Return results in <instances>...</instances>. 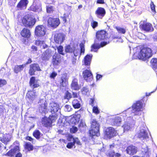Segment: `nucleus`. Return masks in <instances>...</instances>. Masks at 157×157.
<instances>
[{
  "mask_svg": "<svg viewBox=\"0 0 157 157\" xmlns=\"http://www.w3.org/2000/svg\"><path fill=\"white\" fill-rule=\"evenodd\" d=\"M131 108H129L123 112V114H126V116H131L135 118H139L141 115L143 107V104L141 100L136 101L133 103Z\"/></svg>",
  "mask_w": 157,
  "mask_h": 157,
  "instance_id": "obj_1",
  "label": "nucleus"
},
{
  "mask_svg": "<svg viewBox=\"0 0 157 157\" xmlns=\"http://www.w3.org/2000/svg\"><path fill=\"white\" fill-rule=\"evenodd\" d=\"M107 34V32L104 30L98 31L96 33V39L94 40V44L91 46V51L97 52L100 48L103 47L109 43V42L108 43L106 41L101 42L100 44L98 43L108 38Z\"/></svg>",
  "mask_w": 157,
  "mask_h": 157,
  "instance_id": "obj_2",
  "label": "nucleus"
},
{
  "mask_svg": "<svg viewBox=\"0 0 157 157\" xmlns=\"http://www.w3.org/2000/svg\"><path fill=\"white\" fill-rule=\"evenodd\" d=\"M91 129L89 130V136L92 138L95 136H98L100 135V125L98 121L95 119H93L91 121Z\"/></svg>",
  "mask_w": 157,
  "mask_h": 157,
  "instance_id": "obj_3",
  "label": "nucleus"
},
{
  "mask_svg": "<svg viewBox=\"0 0 157 157\" xmlns=\"http://www.w3.org/2000/svg\"><path fill=\"white\" fill-rule=\"evenodd\" d=\"M152 51L148 48H144L140 51L138 53V58L143 61H146L152 56Z\"/></svg>",
  "mask_w": 157,
  "mask_h": 157,
  "instance_id": "obj_4",
  "label": "nucleus"
},
{
  "mask_svg": "<svg viewBox=\"0 0 157 157\" xmlns=\"http://www.w3.org/2000/svg\"><path fill=\"white\" fill-rule=\"evenodd\" d=\"M22 22L25 26L32 27L35 24L36 20L31 15L28 14L22 18Z\"/></svg>",
  "mask_w": 157,
  "mask_h": 157,
  "instance_id": "obj_5",
  "label": "nucleus"
},
{
  "mask_svg": "<svg viewBox=\"0 0 157 157\" xmlns=\"http://www.w3.org/2000/svg\"><path fill=\"white\" fill-rule=\"evenodd\" d=\"M126 115V114H125ZM127 117V119L126 121H125L124 124L123 126L124 132L127 131L133 127L135 123V121L134 120L135 118L134 117L131 116L130 117L129 116H126L125 117Z\"/></svg>",
  "mask_w": 157,
  "mask_h": 157,
  "instance_id": "obj_6",
  "label": "nucleus"
},
{
  "mask_svg": "<svg viewBox=\"0 0 157 157\" xmlns=\"http://www.w3.org/2000/svg\"><path fill=\"white\" fill-rule=\"evenodd\" d=\"M57 119L56 115H50L48 118L44 117L42 118L41 122L42 124L45 127H51L52 123Z\"/></svg>",
  "mask_w": 157,
  "mask_h": 157,
  "instance_id": "obj_7",
  "label": "nucleus"
},
{
  "mask_svg": "<svg viewBox=\"0 0 157 157\" xmlns=\"http://www.w3.org/2000/svg\"><path fill=\"white\" fill-rule=\"evenodd\" d=\"M49 110L52 113V115H56L57 118L58 113L60 112L59 105L56 103H51L49 105Z\"/></svg>",
  "mask_w": 157,
  "mask_h": 157,
  "instance_id": "obj_8",
  "label": "nucleus"
},
{
  "mask_svg": "<svg viewBox=\"0 0 157 157\" xmlns=\"http://www.w3.org/2000/svg\"><path fill=\"white\" fill-rule=\"evenodd\" d=\"M138 136L143 142L148 138V134L146 131V127L145 126L140 127V132L138 134Z\"/></svg>",
  "mask_w": 157,
  "mask_h": 157,
  "instance_id": "obj_9",
  "label": "nucleus"
},
{
  "mask_svg": "<svg viewBox=\"0 0 157 157\" xmlns=\"http://www.w3.org/2000/svg\"><path fill=\"white\" fill-rule=\"evenodd\" d=\"M46 29L43 25H39L36 26L35 29V34L39 37L44 36L45 34Z\"/></svg>",
  "mask_w": 157,
  "mask_h": 157,
  "instance_id": "obj_10",
  "label": "nucleus"
},
{
  "mask_svg": "<svg viewBox=\"0 0 157 157\" xmlns=\"http://www.w3.org/2000/svg\"><path fill=\"white\" fill-rule=\"evenodd\" d=\"M65 37V35L63 33H56L54 36V40L56 43L60 44L63 42Z\"/></svg>",
  "mask_w": 157,
  "mask_h": 157,
  "instance_id": "obj_11",
  "label": "nucleus"
},
{
  "mask_svg": "<svg viewBox=\"0 0 157 157\" xmlns=\"http://www.w3.org/2000/svg\"><path fill=\"white\" fill-rule=\"evenodd\" d=\"M82 75L84 79L87 82H90L93 78L92 73L89 70L86 69L83 71Z\"/></svg>",
  "mask_w": 157,
  "mask_h": 157,
  "instance_id": "obj_12",
  "label": "nucleus"
},
{
  "mask_svg": "<svg viewBox=\"0 0 157 157\" xmlns=\"http://www.w3.org/2000/svg\"><path fill=\"white\" fill-rule=\"evenodd\" d=\"M41 70L38 64L37 63L32 64L30 66L29 73L31 76L35 75L36 71H40Z\"/></svg>",
  "mask_w": 157,
  "mask_h": 157,
  "instance_id": "obj_13",
  "label": "nucleus"
},
{
  "mask_svg": "<svg viewBox=\"0 0 157 157\" xmlns=\"http://www.w3.org/2000/svg\"><path fill=\"white\" fill-rule=\"evenodd\" d=\"M116 132L113 127H110L107 128L105 131V137L108 139H110L115 136Z\"/></svg>",
  "mask_w": 157,
  "mask_h": 157,
  "instance_id": "obj_14",
  "label": "nucleus"
},
{
  "mask_svg": "<svg viewBox=\"0 0 157 157\" xmlns=\"http://www.w3.org/2000/svg\"><path fill=\"white\" fill-rule=\"evenodd\" d=\"M60 23L59 20L58 18L49 17L48 21V25L52 27H57Z\"/></svg>",
  "mask_w": 157,
  "mask_h": 157,
  "instance_id": "obj_15",
  "label": "nucleus"
},
{
  "mask_svg": "<svg viewBox=\"0 0 157 157\" xmlns=\"http://www.w3.org/2000/svg\"><path fill=\"white\" fill-rule=\"evenodd\" d=\"M46 101L44 99H40L38 103L40 105L39 111L40 113L45 114L47 112V106L46 104Z\"/></svg>",
  "mask_w": 157,
  "mask_h": 157,
  "instance_id": "obj_16",
  "label": "nucleus"
},
{
  "mask_svg": "<svg viewBox=\"0 0 157 157\" xmlns=\"http://www.w3.org/2000/svg\"><path fill=\"white\" fill-rule=\"evenodd\" d=\"M52 54V50L48 49L46 50L41 55V58L42 60L48 61L51 57Z\"/></svg>",
  "mask_w": 157,
  "mask_h": 157,
  "instance_id": "obj_17",
  "label": "nucleus"
},
{
  "mask_svg": "<svg viewBox=\"0 0 157 157\" xmlns=\"http://www.w3.org/2000/svg\"><path fill=\"white\" fill-rule=\"evenodd\" d=\"M106 13L105 9L102 7H99L95 12L96 17L100 19H101L104 16Z\"/></svg>",
  "mask_w": 157,
  "mask_h": 157,
  "instance_id": "obj_18",
  "label": "nucleus"
},
{
  "mask_svg": "<svg viewBox=\"0 0 157 157\" xmlns=\"http://www.w3.org/2000/svg\"><path fill=\"white\" fill-rule=\"evenodd\" d=\"M110 121L112 125L120 126L121 124L122 119L121 117L118 116L112 118Z\"/></svg>",
  "mask_w": 157,
  "mask_h": 157,
  "instance_id": "obj_19",
  "label": "nucleus"
},
{
  "mask_svg": "<svg viewBox=\"0 0 157 157\" xmlns=\"http://www.w3.org/2000/svg\"><path fill=\"white\" fill-rule=\"evenodd\" d=\"M142 29L146 32H151L154 30L152 25L150 23H147L140 25Z\"/></svg>",
  "mask_w": 157,
  "mask_h": 157,
  "instance_id": "obj_20",
  "label": "nucleus"
},
{
  "mask_svg": "<svg viewBox=\"0 0 157 157\" xmlns=\"http://www.w3.org/2000/svg\"><path fill=\"white\" fill-rule=\"evenodd\" d=\"M92 56V54H87L85 57L84 61H82L83 64L86 66L88 69L90 68Z\"/></svg>",
  "mask_w": 157,
  "mask_h": 157,
  "instance_id": "obj_21",
  "label": "nucleus"
},
{
  "mask_svg": "<svg viewBox=\"0 0 157 157\" xmlns=\"http://www.w3.org/2000/svg\"><path fill=\"white\" fill-rule=\"evenodd\" d=\"M33 5L31 7L32 10L35 12H37L41 9L40 3L39 0H34Z\"/></svg>",
  "mask_w": 157,
  "mask_h": 157,
  "instance_id": "obj_22",
  "label": "nucleus"
},
{
  "mask_svg": "<svg viewBox=\"0 0 157 157\" xmlns=\"http://www.w3.org/2000/svg\"><path fill=\"white\" fill-rule=\"evenodd\" d=\"M29 3L28 0H21L17 5V7L20 10L26 9Z\"/></svg>",
  "mask_w": 157,
  "mask_h": 157,
  "instance_id": "obj_23",
  "label": "nucleus"
},
{
  "mask_svg": "<svg viewBox=\"0 0 157 157\" xmlns=\"http://www.w3.org/2000/svg\"><path fill=\"white\" fill-rule=\"evenodd\" d=\"M61 56L58 54H55L52 57V63L53 65L59 64L61 61Z\"/></svg>",
  "mask_w": 157,
  "mask_h": 157,
  "instance_id": "obj_24",
  "label": "nucleus"
},
{
  "mask_svg": "<svg viewBox=\"0 0 157 157\" xmlns=\"http://www.w3.org/2000/svg\"><path fill=\"white\" fill-rule=\"evenodd\" d=\"M126 151L127 154L130 155H133L137 152V148L135 146L130 145L127 148Z\"/></svg>",
  "mask_w": 157,
  "mask_h": 157,
  "instance_id": "obj_25",
  "label": "nucleus"
},
{
  "mask_svg": "<svg viewBox=\"0 0 157 157\" xmlns=\"http://www.w3.org/2000/svg\"><path fill=\"white\" fill-rule=\"evenodd\" d=\"M29 83L31 87L33 89L40 86L39 83L36 80L35 77L33 76L30 78Z\"/></svg>",
  "mask_w": 157,
  "mask_h": 157,
  "instance_id": "obj_26",
  "label": "nucleus"
},
{
  "mask_svg": "<svg viewBox=\"0 0 157 157\" xmlns=\"http://www.w3.org/2000/svg\"><path fill=\"white\" fill-rule=\"evenodd\" d=\"M11 135L10 134H5L3 135L2 136L0 137V140L5 144H7L8 142L10 140Z\"/></svg>",
  "mask_w": 157,
  "mask_h": 157,
  "instance_id": "obj_27",
  "label": "nucleus"
},
{
  "mask_svg": "<svg viewBox=\"0 0 157 157\" xmlns=\"http://www.w3.org/2000/svg\"><path fill=\"white\" fill-rule=\"evenodd\" d=\"M81 99L79 98L78 100L75 99L72 101V104L73 107L75 109H78L81 106Z\"/></svg>",
  "mask_w": 157,
  "mask_h": 157,
  "instance_id": "obj_28",
  "label": "nucleus"
},
{
  "mask_svg": "<svg viewBox=\"0 0 157 157\" xmlns=\"http://www.w3.org/2000/svg\"><path fill=\"white\" fill-rule=\"evenodd\" d=\"M19 151V147L18 146H15L13 149L9 151L6 154L7 156L12 157L14 154L18 152Z\"/></svg>",
  "mask_w": 157,
  "mask_h": 157,
  "instance_id": "obj_29",
  "label": "nucleus"
},
{
  "mask_svg": "<svg viewBox=\"0 0 157 157\" xmlns=\"http://www.w3.org/2000/svg\"><path fill=\"white\" fill-rule=\"evenodd\" d=\"M71 88L75 90H78L79 89V86L78 83V80L74 79L72 81L71 85Z\"/></svg>",
  "mask_w": 157,
  "mask_h": 157,
  "instance_id": "obj_30",
  "label": "nucleus"
},
{
  "mask_svg": "<svg viewBox=\"0 0 157 157\" xmlns=\"http://www.w3.org/2000/svg\"><path fill=\"white\" fill-rule=\"evenodd\" d=\"M25 66L26 65L25 64L16 65L13 68V71L15 73H18L22 71Z\"/></svg>",
  "mask_w": 157,
  "mask_h": 157,
  "instance_id": "obj_31",
  "label": "nucleus"
},
{
  "mask_svg": "<svg viewBox=\"0 0 157 157\" xmlns=\"http://www.w3.org/2000/svg\"><path fill=\"white\" fill-rule=\"evenodd\" d=\"M21 34L22 36L25 38L30 37L31 33L29 30L26 28H24L21 32Z\"/></svg>",
  "mask_w": 157,
  "mask_h": 157,
  "instance_id": "obj_32",
  "label": "nucleus"
},
{
  "mask_svg": "<svg viewBox=\"0 0 157 157\" xmlns=\"http://www.w3.org/2000/svg\"><path fill=\"white\" fill-rule=\"evenodd\" d=\"M78 128L82 132H84L87 128V126L84 121L82 120L78 125Z\"/></svg>",
  "mask_w": 157,
  "mask_h": 157,
  "instance_id": "obj_33",
  "label": "nucleus"
},
{
  "mask_svg": "<svg viewBox=\"0 0 157 157\" xmlns=\"http://www.w3.org/2000/svg\"><path fill=\"white\" fill-rule=\"evenodd\" d=\"M33 91H28L26 95V97L29 99L30 101H33L36 98L35 93Z\"/></svg>",
  "mask_w": 157,
  "mask_h": 157,
  "instance_id": "obj_34",
  "label": "nucleus"
},
{
  "mask_svg": "<svg viewBox=\"0 0 157 157\" xmlns=\"http://www.w3.org/2000/svg\"><path fill=\"white\" fill-rule=\"evenodd\" d=\"M150 62L151 67L155 71L157 75V59L153 58L151 59Z\"/></svg>",
  "mask_w": 157,
  "mask_h": 157,
  "instance_id": "obj_35",
  "label": "nucleus"
},
{
  "mask_svg": "<svg viewBox=\"0 0 157 157\" xmlns=\"http://www.w3.org/2000/svg\"><path fill=\"white\" fill-rule=\"evenodd\" d=\"M67 79L66 76L65 75H63L61 78L60 82V87L61 88L62 87H65L66 86V82Z\"/></svg>",
  "mask_w": 157,
  "mask_h": 157,
  "instance_id": "obj_36",
  "label": "nucleus"
},
{
  "mask_svg": "<svg viewBox=\"0 0 157 157\" xmlns=\"http://www.w3.org/2000/svg\"><path fill=\"white\" fill-rule=\"evenodd\" d=\"M35 44L37 45L40 46L41 48L45 49L48 47L45 43L44 41L43 40H36L35 41Z\"/></svg>",
  "mask_w": 157,
  "mask_h": 157,
  "instance_id": "obj_37",
  "label": "nucleus"
},
{
  "mask_svg": "<svg viewBox=\"0 0 157 157\" xmlns=\"http://www.w3.org/2000/svg\"><path fill=\"white\" fill-rule=\"evenodd\" d=\"M105 154L107 157H114L115 151L114 150L110 149L105 152Z\"/></svg>",
  "mask_w": 157,
  "mask_h": 157,
  "instance_id": "obj_38",
  "label": "nucleus"
},
{
  "mask_svg": "<svg viewBox=\"0 0 157 157\" xmlns=\"http://www.w3.org/2000/svg\"><path fill=\"white\" fill-rule=\"evenodd\" d=\"M46 8L47 12L49 13H52L55 9L53 6L50 5H47Z\"/></svg>",
  "mask_w": 157,
  "mask_h": 157,
  "instance_id": "obj_39",
  "label": "nucleus"
},
{
  "mask_svg": "<svg viewBox=\"0 0 157 157\" xmlns=\"http://www.w3.org/2000/svg\"><path fill=\"white\" fill-rule=\"evenodd\" d=\"M75 47H71L70 45H68L65 47V52L67 53H72L73 52V50H74Z\"/></svg>",
  "mask_w": 157,
  "mask_h": 157,
  "instance_id": "obj_40",
  "label": "nucleus"
},
{
  "mask_svg": "<svg viewBox=\"0 0 157 157\" xmlns=\"http://www.w3.org/2000/svg\"><path fill=\"white\" fill-rule=\"evenodd\" d=\"M72 97L71 94L68 91H67L65 94L63 98L64 99H67L69 100Z\"/></svg>",
  "mask_w": 157,
  "mask_h": 157,
  "instance_id": "obj_41",
  "label": "nucleus"
},
{
  "mask_svg": "<svg viewBox=\"0 0 157 157\" xmlns=\"http://www.w3.org/2000/svg\"><path fill=\"white\" fill-rule=\"evenodd\" d=\"M82 93L84 95H87L89 93V90L87 86L84 87L81 90Z\"/></svg>",
  "mask_w": 157,
  "mask_h": 157,
  "instance_id": "obj_42",
  "label": "nucleus"
},
{
  "mask_svg": "<svg viewBox=\"0 0 157 157\" xmlns=\"http://www.w3.org/2000/svg\"><path fill=\"white\" fill-rule=\"evenodd\" d=\"M40 132L39 130H35L33 133V135L36 139H38L40 138Z\"/></svg>",
  "mask_w": 157,
  "mask_h": 157,
  "instance_id": "obj_43",
  "label": "nucleus"
},
{
  "mask_svg": "<svg viewBox=\"0 0 157 157\" xmlns=\"http://www.w3.org/2000/svg\"><path fill=\"white\" fill-rule=\"evenodd\" d=\"M115 28L119 33L124 34L126 32L125 29L119 26H116Z\"/></svg>",
  "mask_w": 157,
  "mask_h": 157,
  "instance_id": "obj_44",
  "label": "nucleus"
},
{
  "mask_svg": "<svg viewBox=\"0 0 157 157\" xmlns=\"http://www.w3.org/2000/svg\"><path fill=\"white\" fill-rule=\"evenodd\" d=\"M59 55L60 54L64 56L65 55V53L63 52V47L61 45H59L58 47L56 46Z\"/></svg>",
  "mask_w": 157,
  "mask_h": 157,
  "instance_id": "obj_45",
  "label": "nucleus"
},
{
  "mask_svg": "<svg viewBox=\"0 0 157 157\" xmlns=\"http://www.w3.org/2000/svg\"><path fill=\"white\" fill-rule=\"evenodd\" d=\"M25 148L29 151H32L33 150V147L31 143H26L25 145Z\"/></svg>",
  "mask_w": 157,
  "mask_h": 157,
  "instance_id": "obj_46",
  "label": "nucleus"
},
{
  "mask_svg": "<svg viewBox=\"0 0 157 157\" xmlns=\"http://www.w3.org/2000/svg\"><path fill=\"white\" fill-rule=\"evenodd\" d=\"M79 46L80 48V56H81L82 53H84V45L83 43H81L80 44Z\"/></svg>",
  "mask_w": 157,
  "mask_h": 157,
  "instance_id": "obj_47",
  "label": "nucleus"
},
{
  "mask_svg": "<svg viewBox=\"0 0 157 157\" xmlns=\"http://www.w3.org/2000/svg\"><path fill=\"white\" fill-rule=\"evenodd\" d=\"M91 25L93 29H94L98 26V23L97 21L92 20L91 22Z\"/></svg>",
  "mask_w": 157,
  "mask_h": 157,
  "instance_id": "obj_48",
  "label": "nucleus"
},
{
  "mask_svg": "<svg viewBox=\"0 0 157 157\" xmlns=\"http://www.w3.org/2000/svg\"><path fill=\"white\" fill-rule=\"evenodd\" d=\"M38 51L37 48L35 45L31 47V51L33 53H36Z\"/></svg>",
  "mask_w": 157,
  "mask_h": 157,
  "instance_id": "obj_49",
  "label": "nucleus"
},
{
  "mask_svg": "<svg viewBox=\"0 0 157 157\" xmlns=\"http://www.w3.org/2000/svg\"><path fill=\"white\" fill-rule=\"evenodd\" d=\"M72 108L69 105H66L64 106V110L66 112H70L72 110Z\"/></svg>",
  "mask_w": 157,
  "mask_h": 157,
  "instance_id": "obj_50",
  "label": "nucleus"
},
{
  "mask_svg": "<svg viewBox=\"0 0 157 157\" xmlns=\"http://www.w3.org/2000/svg\"><path fill=\"white\" fill-rule=\"evenodd\" d=\"M57 75V73L54 71L50 74L49 77L51 79H54Z\"/></svg>",
  "mask_w": 157,
  "mask_h": 157,
  "instance_id": "obj_51",
  "label": "nucleus"
},
{
  "mask_svg": "<svg viewBox=\"0 0 157 157\" xmlns=\"http://www.w3.org/2000/svg\"><path fill=\"white\" fill-rule=\"evenodd\" d=\"M93 112L95 114H98L99 113V110L97 106H94L93 109Z\"/></svg>",
  "mask_w": 157,
  "mask_h": 157,
  "instance_id": "obj_52",
  "label": "nucleus"
},
{
  "mask_svg": "<svg viewBox=\"0 0 157 157\" xmlns=\"http://www.w3.org/2000/svg\"><path fill=\"white\" fill-rule=\"evenodd\" d=\"M5 110L4 106L3 105H0V116L3 115Z\"/></svg>",
  "mask_w": 157,
  "mask_h": 157,
  "instance_id": "obj_53",
  "label": "nucleus"
},
{
  "mask_svg": "<svg viewBox=\"0 0 157 157\" xmlns=\"http://www.w3.org/2000/svg\"><path fill=\"white\" fill-rule=\"evenodd\" d=\"M74 50H73V52L74 55L75 56H78V54L79 52V50L78 48L76 49L75 47Z\"/></svg>",
  "mask_w": 157,
  "mask_h": 157,
  "instance_id": "obj_54",
  "label": "nucleus"
},
{
  "mask_svg": "<svg viewBox=\"0 0 157 157\" xmlns=\"http://www.w3.org/2000/svg\"><path fill=\"white\" fill-rule=\"evenodd\" d=\"M151 11L154 13H156V11L155 10V6L154 5L153 2H151Z\"/></svg>",
  "mask_w": 157,
  "mask_h": 157,
  "instance_id": "obj_55",
  "label": "nucleus"
},
{
  "mask_svg": "<svg viewBox=\"0 0 157 157\" xmlns=\"http://www.w3.org/2000/svg\"><path fill=\"white\" fill-rule=\"evenodd\" d=\"M75 145V143L73 142L68 143L66 147L69 149H71Z\"/></svg>",
  "mask_w": 157,
  "mask_h": 157,
  "instance_id": "obj_56",
  "label": "nucleus"
},
{
  "mask_svg": "<svg viewBox=\"0 0 157 157\" xmlns=\"http://www.w3.org/2000/svg\"><path fill=\"white\" fill-rule=\"evenodd\" d=\"M73 143H74L75 144L76 143L78 145H81V142H80L78 138H74V140L73 141Z\"/></svg>",
  "mask_w": 157,
  "mask_h": 157,
  "instance_id": "obj_57",
  "label": "nucleus"
},
{
  "mask_svg": "<svg viewBox=\"0 0 157 157\" xmlns=\"http://www.w3.org/2000/svg\"><path fill=\"white\" fill-rule=\"evenodd\" d=\"M6 82L5 80L0 79V87H2L6 84Z\"/></svg>",
  "mask_w": 157,
  "mask_h": 157,
  "instance_id": "obj_58",
  "label": "nucleus"
},
{
  "mask_svg": "<svg viewBox=\"0 0 157 157\" xmlns=\"http://www.w3.org/2000/svg\"><path fill=\"white\" fill-rule=\"evenodd\" d=\"M78 130V128L75 127H73L72 128H71L70 131L71 133H75Z\"/></svg>",
  "mask_w": 157,
  "mask_h": 157,
  "instance_id": "obj_59",
  "label": "nucleus"
},
{
  "mask_svg": "<svg viewBox=\"0 0 157 157\" xmlns=\"http://www.w3.org/2000/svg\"><path fill=\"white\" fill-rule=\"evenodd\" d=\"M75 138L73 137V136L72 135H69L67 137V140L68 141H71L72 140L73 141L74 139Z\"/></svg>",
  "mask_w": 157,
  "mask_h": 157,
  "instance_id": "obj_60",
  "label": "nucleus"
},
{
  "mask_svg": "<svg viewBox=\"0 0 157 157\" xmlns=\"http://www.w3.org/2000/svg\"><path fill=\"white\" fill-rule=\"evenodd\" d=\"M95 102V98H94L90 99V104L92 106H93L94 105V103Z\"/></svg>",
  "mask_w": 157,
  "mask_h": 157,
  "instance_id": "obj_61",
  "label": "nucleus"
},
{
  "mask_svg": "<svg viewBox=\"0 0 157 157\" xmlns=\"http://www.w3.org/2000/svg\"><path fill=\"white\" fill-rule=\"evenodd\" d=\"M102 75L99 74H97L96 78L97 80H99L102 78Z\"/></svg>",
  "mask_w": 157,
  "mask_h": 157,
  "instance_id": "obj_62",
  "label": "nucleus"
},
{
  "mask_svg": "<svg viewBox=\"0 0 157 157\" xmlns=\"http://www.w3.org/2000/svg\"><path fill=\"white\" fill-rule=\"evenodd\" d=\"M79 94H78L77 92H72V97L73 98H77L78 95Z\"/></svg>",
  "mask_w": 157,
  "mask_h": 157,
  "instance_id": "obj_63",
  "label": "nucleus"
},
{
  "mask_svg": "<svg viewBox=\"0 0 157 157\" xmlns=\"http://www.w3.org/2000/svg\"><path fill=\"white\" fill-rule=\"evenodd\" d=\"M15 157H22V155L21 153L19 152L16 155Z\"/></svg>",
  "mask_w": 157,
  "mask_h": 157,
  "instance_id": "obj_64",
  "label": "nucleus"
}]
</instances>
